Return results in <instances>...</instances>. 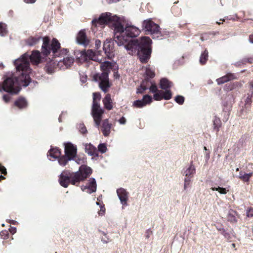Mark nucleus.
Listing matches in <instances>:
<instances>
[{
    "instance_id": "f257e3e1",
    "label": "nucleus",
    "mask_w": 253,
    "mask_h": 253,
    "mask_svg": "<svg viewBox=\"0 0 253 253\" xmlns=\"http://www.w3.org/2000/svg\"><path fill=\"white\" fill-rule=\"evenodd\" d=\"M95 26L108 24L114 30V40L118 46H123L128 53L133 55L137 54L142 63H146L150 57L151 53V40L144 37L140 40L133 39L140 34L137 27L125 25L126 20L123 16L112 15L111 13H102L98 18L92 20Z\"/></svg>"
},
{
    "instance_id": "f03ea898",
    "label": "nucleus",
    "mask_w": 253,
    "mask_h": 253,
    "mask_svg": "<svg viewBox=\"0 0 253 253\" xmlns=\"http://www.w3.org/2000/svg\"><path fill=\"white\" fill-rule=\"evenodd\" d=\"M41 41H42V53L43 55L47 56L51 51L52 52L54 57L62 56L66 54L67 49L63 48L60 50V44L56 39H53L51 43L49 42V39L48 37L42 38L40 37H30L26 40V43L29 46H33L38 43Z\"/></svg>"
},
{
    "instance_id": "7ed1b4c3",
    "label": "nucleus",
    "mask_w": 253,
    "mask_h": 253,
    "mask_svg": "<svg viewBox=\"0 0 253 253\" xmlns=\"http://www.w3.org/2000/svg\"><path fill=\"white\" fill-rule=\"evenodd\" d=\"M91 173L92 169L90 167L82 165L79 170L75 173L70 172L68 170L63 171L60 175L59 182L62 186L67 188L70 183L75 185L84 180Z\"/></svg>"
},
{
    "instance_id": "20e7f679",
    "label": "nucleus",
    "mask_w": 253,
    "mask_h": 253,
    "mask_svg": "<svg viewBox=\"0 0 253 253\" xmlns=\"http://www.w3.org/2000/svg\"><path fill=\"white\" fill-rule=\"evenodd\" d=\"M111 62L109 61L103 62L100 66L103 72L101 74L97 73L94 75L93 77V80L99 83L100 88L105 92L107 91V89L110 87L108 74L107 71L109 68H111Z\"/></svg>"
},
{
    "instance_id": "39448f33",
    "label": "nucleus",
    "mask_w": 253,
    "mask_h": 253,
    "mask_svg": "<svg viewBox=\"0 0 253 253\" xmlns=\"http://www.w3.org/2000/svg\"><path fill=\"white\" fill-rule=\"evenodd\" d=\"M100 99L99 93L94 92L93 93V104L92 107V115L95 124V126L99 127L102 119V115L103 110L100 108V105L97 101Z\"/></svg>"
},
{
    "instance_id": "423d86ee",
    "label": "nucleus",
    "mask_w": 253,
    "mask_h": 253,
    "mask_svg": "<svg viewBox=\"0 0 253 253\" xmlns=\"http://www.w3.org/2000/svg\"><path fill=\"white\" fill-rule=\"evenodd\" d=\"M142 28L144 30L148 31L152 35L158 34L159 33V26L153 22L151 19H148L143 21L142 23Z\"/></svg>"
},
{
    "instance_id": "0eeeda50",
    "label": "nucleus",
    "mask_w": 253,
    "mask_h": 253,
    "mask_svg": "<svg viewBox=\"0 0 253 253\" xmlns=\"http://www.w3.org/2000/svg\"><path fill=\"white\" fill-rule=\"evenodd\" d=\"M65 155L69 158V160L75 159L77 154V146L71 142H67L64 144Z\"/></svg>"
},
{
    "instance_id": "6e6552de",
    "label": "nucleus",
    "mask_w": 253,
    "mask_h": 253,
    "mask_svg": "<svg viewBox=\"0 0 253 253\" xmlns=\"http://www.w3.org/2000/svg\"><path fill=\"white\" fill-rule=\"evenodd\" d=\"M103 50L109 59L112 58L115 55V49L113 42L106 40L103 44Z\"/></svg>"
},
{
    "instance_id": "1a4fd4ad",
    "label": "nucleus",
    "mask_w": 253,
    "mask_h": 253,
    "mask_svg": "<svg viewBox=\"0 0 253 253\" xmlns=\"http://www.w3.org/2000/svg\"><path fill=\"white\" fill-rule=\"evenodd\" d=\"M58 62L57 66L61 69H66L71 67L74 62V58L72 57L67 56L62 60H56Z\"/></svg>"
},
{
    "instance_id": "9d476101",
    "label": "nucleus",
    "mask_w": 253,
    "mask_h": 253,
    "mask_svg": "<svg viewBox=\"0 0 253 253\" xmlns=\"http://www.w3.org/2000/svg\"><path fill=\"white\" fill-rule=\"evenodd\" d=\"M80 53L81 56L80 57L82 58L84 60H87L88 58L92 60H97L98 59L96 57V54H100L99 51L95 52L92 49H89L86 51L83 50L80 52Z\"/></svg>"
},
{
    "instance_id": "9b49d317",
    "label": "nucleus",
    "mask_w": 253,
    "mask_h": 253,
    "mask_svg": "<svg viewBox=\"0 0 253 253\" xmlns=\"http://www.w3.org/2000/svg\"><path fill=\"white\" fill-rule=\"evenodd\" d=\"M96 183L95 178H91L89 179L88 183L85 186H82L81 189L82 191H85L87 193L91 194L95 192L96 190Z\"/></svg>"
},
{
    "instance_id": "f8f14e48",
    "label": "nucleus",
    "mask_w": 253,
    "mask_h": 253,
    "mask_svg": "<svg viewBox=\"0 0 253 253\" xmlns=\"http://www.w3.org/2000/svg\"><path fill=\"white\" fill-rule=\"evenodd\" d=\"M76 40L79 44L84 46L87 45L89 42V40L87 38L84 30H81L79 32Z\"/></svg>"
},
{
    "instance_id": "ddd939ff",
    "label": "nucleus",
    "mask_w": 253,
    "mask_h": 253,
    "mask_svg": "<svg viewBox=\"0 0 253 253\" xmlns=\"http://www.w3.org/2000/svg\"><path fill=\"white\" fill-rule=\"evenodd\" d=\"M152 101V98L149 95H145L142 99L137 100L133 102V105L138 108L142 107L150 103Z\"/></svg>"
},
{
    "instance_id": "4468645a",
    "label": "nucleus",
    "mask_w": 253,
    "mask_h": 253,
    "mask_svg": "<svg viewBox=\"0 0 253 253\" xmlns=\"http://www.w3.org/2000/svg\"><path fill=\"white\" fill-rule=\"evenodd\" d=\"M118 196L121 204L124 206H127L128 200V193L124 188H120L117 190Z\"/></svg>"
},
{
    "instance_id": "2eb2a0df",
    "label": "nucleus",
    "mask_w": 253,
    "mask_h": 253,
    "mask_svg": "<svg viewBox=\"0 0 253 253\" xmlns=\"http://www.w3.org/2000/svg\"><path fill=\"white\" fill-rule=\"evenodd\" d=\"M245 106L246 108L250 107L253 101V81L249 83V92L245 99Z\"/></svg>"
},
{
    "instance_id": "dca6fc26",
    "label": "nucleus",
    "mask_w": 253,
    "mask_h": 253,
    "mask_svg": "<svg viewBox=\"0 0 253 253\" xmlns=\"http://www.w3.org/2000/svg\"><path fill=\"white\" fill-rule=\"evenodd\" d=\"M27 54L28 55V62H29L30 59L32 63L38 64L41 61V53L38 50L33 51L30 56L28 54ZM29 67L30 68V62H29Z\"/></svg>"
},
{
    "instance_id": "f3484780",
    "label": "nucleus",
    "mask_w": 253,
    "mask_h": 253,
    "mask_svg": "<svg viewBox=\"0 0 253 253\" xmlns=\"http://www.w3.org/2000/svg\"><path fill=\"white\" fill-rule=\"evenodd\" d=\"M196 173V169L195 166L191 163L189 166L186 167L183 171V174L186 176L185 178H189L191 179L193 177Z\"/></svg>"
},
{
    "instance_id": "a211bd4d",
    "label": "nucleus",
    "mask_w": 253,
    "mask_h": 253,
    "mask_svg": "<svg viewBox=\"0 0 253 253\" xmlns=\"http://www.w3.org/2000/svg\"><path fill=\"white\" fill-rule=\"evenodd\" d=\"M236 79L237 77L235 74L228 73L226 75L217 79L216 80V82L218 84H221L230 80Z\"/></svg>"
},
{
    "instance_id": "6ab92c4d",
    "label": "nucleus",
    "mask_w": 253,
    "mask_h": 253,
    "mask_svg": "<svg viewBox=\"0 0 253 253\" xmlns=\"http://www.w3.org/2000/svg\"><path fill=\"white\" fill-rule=\"evenodd\" d=\"M111 126L112 124L109 123L107 119L103 121L102 123V131L104 136L106 137L109 136L110 133Z\"/></svg>"
},
{
    "instance_id": "aec40b11",
    "label": "nucleus",
    "mask_w": 253,
    "mask_h": 253,
    "mask_svg": "<svg viewBox=\"0 0 253 253\" xmlns=\"http://www.w3.org/2000/svg\"><path fill=\"white\" fill-rule=\"evenodd\" d=\"M84 149L85 152L89 155L94 157L97 156L96 148L90 143L85 144L84 145Z\"/></svg>"
},
{
    "instance_id": "412c9836",
    "label": "nucleus",
    "mask_w": 253,
    "mask_h": 253,
    "mask_svg": "<svg viewBox=\"0 0 253 253\" xmlns=\"http://www.w3.org/2000/svg\"><path fill=\"white\" fill-rule=\"evenodd\" d=\"M103 103L104 107L108 110H110L113 108V101L111 98V95L107 94L103 99Z\"/></svg>"
},
{
    "instance_id": "4be33fe9",
    "label": "nucleus",
    "mask_w": 253,
    "mask_h": 253,
    "mask_svg": "<svg viewBox=\"0 0 253 253\" xmlns=\"http://www.w3.org/2000/svg\"><path fill=\"white\" fill-rule=\"evenodd\" d=\"M160 87L162 89L167 90L172 85V83L166 78L162 79L160 81Z\"/></svg>"
},
{
    "instance_id": "5701e85b",
    "label": "nucleus",
    "mask_w": 253,
    "mask_h": 253,
    "mask_svg": "<svg viewBox=\"0 0 253 253\" xmlns=\"http://www.w3.org/2000/svg\"><path fill=\"white\" fill-rule=\"evenodd\" d=\"M60 156V152L57 148L51 149L47 153V156H50L53 158L56 159Z\"/></svg>"
},
{
    "instance_id": "b1692460",
    "label": "nucleus",
    "mask_w": 253,
    "mask_h": 253,
    "mask_svg": "<svg viewBox=\"0 0 253 253\" xmlns=\"http://www.w3.org/2000/svg\"><path fill=\"white\" fill-rule=\"evenodd\" d=\"M253 175V172H250L249 173H246L243 171H240L239 172V175L238 176L239 178L242 179L244 182H248L249 181L250 177Z\"/></svg>"
},
{
    "instance_id": "393cba45",
    "label": "nucleus",
    "mask_w": 253,
    "mask_h": 253,
    "mask_svg": "<svg viewBox=\"0 0 253 253\" xmlns=\"http://www.w3.org/2000/svg\"><path fill=\"white\" fill-rule=\"evenodd\" d=\"M15 105L20 109L24 108L27 106V101L23 98H20L15 102Z\"/></svg>"
},
{
    "instance_id": "a878e982",
    "label": "nucleus",
    "mask_w": 253,
    "mask_h": 253,
    "mask_svg": "<svg viewBox=\"0 0 253 253\" xmlns=\"http://www.w3.org/2000/svg\"><path fill=\"white\" fill-rule=\"evenodd\" d=\"M237 213L235 211L233 210L230 211L228 214V220L231 222H236L237 221Z\"/></svg>"
},
{
    "instance_id": "bb28decb",
    "label": "nucleus",
    "mask_w": 253,
    "mask_h": 253,
    "mask_svg": "<svg viewBox=\"0 0 253 253\" xmlns=\"http://www.w3.org/2000/svg\"><path fill=\"white\" fill-rule=\"evenodd\" d=\"M211 189L213 191H217L220 194L225 195L229 191L228 189H226L225 188L221 187L220 186H212Z\"/></svg>"
},
{
    "instance_id": "cd10ccee",
    "label": "nucleus",
    "mask_w": 253,
    "mask_h": 253,
    "mask_svg": "<svg viewBox=\"0 0 253 253\" xmlns=\"http://www.w3.org/2000/svg\"><path fill=\"white\" fill-rule=\"evenodd\" d=\"M145 74L147 77L153 78L155 75V70L153 67H150V66H147L145 69Z\"/></svg>"
},
{
    "instance_id": "c85d7f7f",
    "label": "nucleus",
    "mask_w": 253,
    "mask_h": 253,
    "mask_svg": "<svg viewBox=\"0 0 253 253\" xmlns=\"http://www.w3.org/2000/svg\"><path fill=\"white\" fill-rule=\"evenodd\" d=\"M208 52L205 50L201 55L200 62L201 64H205L208 59Z\"/></svg>"
},
{
    "instance_id": "c756f323",
    "label": "nucleus",
    "mask_w": 253,
    "mask_h": 253,
    "mask_svg": "<svg viewBox=\"0 0 253 253\" xmlns=\"http://www.w3.org/2000/svg\"><path fill=\"white\" fill-rule=\"evenodd\" d=\"M221 122L219 118L215 117L213 121V129L216 131L219 130V128L220 127Z\"/></svg>"
},
{
    "instance_id": "7c9ffc66",
    "label": "nucleus",
    "mask_w": 253,
    "mask_h": 253,
    "mask_svg": "<svg viewBox=\"0 0 253 253\" xmlns=\"http://www.w3.org/2000/svg\"><path fill=\"white\" fill-rule=\"evenodd\" d=\"M7 33V25L5 24L0 23V36H4Z\"/></svg>"
},
{
    "instance_id": "2f4dec72",
    "label": "nucleus",
    "mask_w": 253,
    "mask_h": 253,
    "mask_svg": "<svg viewBox=\"0 0 253 253\" xmlns=\"http://www.w3.org/2000/svg\"><path fill=\"white\" fill-rule=\"evenodd\" d=\"M69 161H71V160H69V158L65 155L59 158L58 163L60 165L65 166Z\"/></svg>"
},
{
    "instance_id": "473e14b6",
    "label": "nucleus",
    "mask_w": 253,
    "mask_h": 253,
    "mask_svg": "<svg viewBox=\"0 0 253 253\" xmlns=\"http://www.w3.org/2000/svg\"><path fill=\"white\" fill-rule=\"evenodd\" d=\"M163 96L164 99L166 100H169L171 98L172 94L171 91L168 89L165 91H163Z\"/></svg>"
},
{
    "instance_id": "72a5a7b5",
    "label": "nucleus",
    "mask_w": 253,
    "mask_h": 253,
    "mask_svg": "<svg viewBox=\"0 0 253 253\" xmlns=\"http://www.w3.org/2000/svg\"><path fill=\"white\" fill-rule=\"evenodd\" d=\"M78 128L80 131V132L83 134H85L87 132V130L86 129V128L85 127V126L83 124H80L78 126Z\"/></svg>"
},
{
    "instance_id": "f704fd0d",
    "label": "nucleus",
    "mask_w": 253,
    "mask_h": 253,
    "mask_svg": "<svg viewBox=\"0 0 253 253\" xmlns=\"http://www.w3.org/2000/svg\"><path fill=\"white\" fill-rule=\"evenodd\" d=\"M163 91L159 90L158 92L154 94V98L155 100H161L164 99L163 96Z\"/></svg>"
},
{
    "instance_id": "c9c22d12",
    "label": "nucleus",
    "mask_w": 253,
    "mask_h": 253,
    "mask_svg": "<svg viewBox=\"0 0 253 253\" xmlns=\"http://www.w3.org/2000/svg\"><path fill=\"white\" fill-rule=\"evenodd\" d=\"M175 102L180 105L183 104L184 102V97L181 95H177L174 99Z\"/></svg>"
},
{
    "instance_id": "e433bc0d",
    "label": "nucleus",
    "mask_w": 253,
    "mask_h": 253,
    "mask_svg": "<svg viewBox=\"0 0 253 253\" xmlns=\"http://www.w3.org/2000/svg\"><path fill=\"white\" fill-rule=\"evenodd\" d=\"M98 149L101 153H104L107 150L106 145L104 143L100 144L98 146Z\"/></svg>"
},
{
    "instance_id": "4c0bfd02",
    "label": "nucleus",
    "mask_w": 253,
    "mask_h": 253,
    "mask_svg": "<svg viewBox=\"0 0 253 253\" xmlns=\"http://www.w3.org/2000/svg\"><path fill=\"white\" fill-rule=\"evenodd\" d=\"M6 169L3 166H2L0 164V179H4V176H3L1 174H6Z\"/></svg>"
},
{
    "instance_id": "58836bf2",
    "label": "nucleus",
    "mask_w": 253,
    "mask_h": 253,
    "mask_svg": "<svg viewBox=\"0 0 253 253\" xmlns=\"http://www.w3.org/2000/svg\"><path fill=\"white\" fill-rule=\"evenodd\" d=\"M147 87L144 85V82L141 84L140 88L137 89V93H142L145 90L147 89Z\"/></svg>"
},
{
    "instance_id": "ea45409f",
    "label": "nucleus",
    "mask_w": 253,
    "mask_h": 253,
    "mask_svg": "<svg viewBox=\"0 0 253 253\" xmlns=\"http://www.w3.org/2000/svg\"><path fill=\"white\" fill-rule=\"evenodd\" d=\"M191 179H189V178H184V189L185 190L189 187L190 185V183Z\"/></svg>"
},
{
    "instance_id": "a19ab883",
    "label": "nucleus",
    "mask_w": 253,
    "mask_h": 253,
    "mask_svg": "<svg viewBox=\"0 0 253 253\" xmlns=\"http://www.w3.org/2000/svg\"><path fill=\"white\" fill-rule=\"evenodd\" d=\"M149 90L151 92L155 93H157L159 91L158 90L157 86L155 84H152L151 85V86L149 88Z\"/></svg>"
},
{
    "instance_id": "79ce46f5",
    "label": "nucleus",
    "mask_w": 253,
    "mask_h": 253,
    "mask_svg": "<svg viewBox=\"0 0 253 253\" xmlns=\"http://www.w3.org/2000/svg\"><path fill=\"white\" fill-rule=\"evenodd\" d=\"M72 160L75 161V162L77 164H79V165L82 164L84 163V160L82 158H78L77 155L76 156L75 159H72Z\"/></svg>"
},
{
    "instance_id": "37998d69",
    "label": "nucleus",
    "mask_w": 253,
    "mask_h": 253,
    "mask_svg": "<svg viewBox=\"0 0 253 253\" xmlns=\"http://www.w3.org/2000/svg\"><path fill=\"white\" fill-rule=\"evenodd\" d=\"M0 235L1 236L2 238L5 239L7 238L8 236V232L6 230L2 231L0 233Z\"/></svg>"
},
{
    "instance_id": "c03bdc74",
    "label": "nucleus",
    "mask_w": 253,
    "mask_h": 253,
    "mask_svg": "<svg viewBox=\"0 0 253 253\" xmlns=\"http://www.w3.org/2000/svg\"><path fill=\"white\" fill-rule=\"evenodd\" d=\"M246 214L248 217H253V209H249L247 210L246 212Z\"/></svg>"
},
{
    "instance_id": "a18cd8bd",
    "label": "nucleus",
    "mask_w": 253,
    "mask_h": 253,
    "mask_svg": "<svg viewBox=\"0 0 253 253\" xmlns=\"http://www.w3.org/2000/svg\"><path fill=\"white\" fill-rule=\"evenodd\" d=\"M3 99L6 103H7L10 100V96L8 95H4L3 96Z\"/></svg>"
},
{
    "instance_id": "49530a36",
    "label": "nucleus",
    "mask_w": 253,
    "mask_h": 253,
    "mask_svg": "<svg viewBox=\"0 0 253 253\" xmlns=\"http://www.w3.org/2000/svg\"><path fill=\"white\" fill-rule=\"evenodd\" d=\"M221 233L225 237V238L228 239L229 237V234L225 231L224 229H222V232Z\"/></svg>"
},
{
    "instance_id": "de8ad7c7",
    "label": "nucleus",
    "mask_w": 253,
    "mask_h": 253,
    "mask_svg": "<svg viewBox=\"0 0 253 253\" xmlns=\"http://www.w3.org/2000/svg\"><path fill=\"white\" fill-rule=\"evenodd\" d=\"M119 122L120 123V124L124 125L126 124V120L124 117H122L119 120Z\"/></svg>"
},
{
    "instance_id": "09e8293b",
    "label": "nucleus",
    "mask_w": 253,
    "mask_h": 253,
    "mask_svg": "<svg viewBox=\"0 0 253 253\" xmlns=\"http://www.w3.org/2000/svg\"><path fill=\"white\" fill-rule=\"evenodd\" d=\"M101 42L99 40H96L95 42V48L97 49L101 46Z\"/></svg>"
},
{
    "instance_id": "8fccbe9b",
    "label": "nucleus",
    "mask_w": 253,
    "mask_h": 253,
    "mask_svg": "<svg viewBox=\"0 0 253 253\" xmlns=\"http://www.w3.org/2000/svg\"><path fill=\"white\" fill-rule=\"evenodd\" d=\"M9 230L10 233H11L13 234L15 233L16 232V228L14 227H11Z\"/></svg>"
},
{
    "instance_id": "3c124183",
    "label": "nucleus",
    "mask_w": 253,
    "mask_h": 253,
    "mask_svg": "<svg viewBox=\"0 0 253 253\" xmlns=\"http://www.w3.org/2000/svg\"><path fill=\"white\" fill-rule=\"evenodd\" d=\"M27 3H33L36 2V0H24Z\"/></svg>"
},
{
    "instance_id": "603ef678",
    "label": "nucleus",
    "mask_w": 253,
    "mask_h": 253,
    "mask_svg": "<svg viewBox=\"0 0 253 253\" xmlns=\"http://www.w3.org/2000/svg\"><path fill=\"white\" fill-rule=\"evenodd\" d=\"M81 81L83 83H84L86 82V77H83L82 78H81Z\"/></svg>"
},
{
    "instance_id": "864d4df0",
    "label": "nucleus",
    "mask_w": 253,
    "mask_h": 253,
    "mask_svg": "<svg viewBox=\"0 0 253 253\" xmlns=\"http://www.w3.org/2000/svg\"><path fill=\"white\" fill-rule=\"evenodd\" d=\"M104 211H105V208L103 207H101V210H100V211L99 212V214H103L104 212Z\"/></svg>"
},
{
    "instance_id": "5fc2aeb1",
    "label": "nucleus",
    "mask_w": 253,
    "mask_h": 253,
    "mask_svg": "<svg viewBox=\"0 0 253 253\" xmlns=\"http://www.w3.org/2000/svg\"><path fill=\"white\" fill-rule=\"evenodd\" d=\"M249 41L251 43H253V35H251L250 36Z\"/></svg>"
},
{
    "instance_id": "6e6d98bb",
    "label": "nucleus",
    "mask_w": 253,
    "mask_h": 253,
    "mask_svg": "<svg viewBox=\"0 0 253 253\" xmlns=\"http://www.w3.org/2000/svg\"><path fill=\"white\" fill-rule=\"evenodd\" d=\"M119 0H107V1L108 3H110L112 2H116L118 1Z\"/></svg>"
},
{
    "instance_id": "4d7b16f0",
    "label": "nucleus",
    "mask_w": 253,
    "mask_h": 253,
    "mask_svg": "<svg viewBox=\"0 0 253 253\" xmlns=\"http://www.w3.org/2000/svg\"><path fill=\"white\" fill-rule=\"evenodd\" d=\"M101 241L104 243H107L109 242L108 239H106L105 238H102Z\"/></svg>"
},
{
    "instance_id": "13d9d810",
    "label": "nucleus",
    "mask_w": 253,
    "mask_h": 253,
    "mask_svg": "<svg viewBox=\"0 0 253 253\" xmlns=\"http://www.w3.org/2000/svg\"><path fill=\"white\" fill-rule=\"evenodd\" d=\"M210 158V152H207L206 154V159L208 160Z\"/></svg>"
},
{
    "instance_id": "bf43d9fd",
    "label": "nucleus",
    "mask_w": 253,
    "mask_h": 253,
    "mask_svg": "<svg viewBox=\"0 0 253 253\" xmlns=\"http://www.w3.org/2000/svg\"><path fill=\"white\" fill-rule=\"evenodd\" d=\"M9 222H10V223L13 224H16V223L17 222V221H15V220H9Z\"/></svg>"
},
{
    "instance_id": "052dcab7",
    "label": "nucleus",
    "mask_w": 253,
    "mask_h": 253,
    "mask_svg": "<svg viewBox=\"0 0 253 253\" xmlns=\"http://www.w3.org/2000/svg\"><path fill=\"white\" fill-rule=\"evenodd\" d=\"M4 66L3 64L2 63H0V68L3 69L4 68Z\"/></svg>"
},
{
    "instance_id": "680f3d73",
    "label": "nucleus",
    "mask_w": 253,
    "mask_h": 253,
    "mask_svg": "<svg viewBox=\"0 0 253 253\" xmlns=\"http://www.w3.org/2000/svg\"><path fill=\"white\" fill-rule=\"evenodd\" d=\"M217 229H218L219 231H221V232H222V229H220V228H219V229H218V228Z\"/></svg>"
},
{
    "instance_id": "e2e57ef3",
    "label": "nucleus",
    "mask_w": 253,
    "mask_h": 253,
    "mask_svg": "<svg viewBox=\"0 0 253 253\" xmlns=\"http://www.w3.org/2000/svg\"><path fill=\"white\" fill-rule=\"evenodd\" d=\"M61 116H60L59 117V118H58V120H59V122H61Z\"/></svg>"
},
{
    "instance_id": "0e129e2a",
    "label": "nucleus",
    "mask_w": 253,
    "mask_h": 253,
    "mask_svg": "<svg viewBox=\"0 0 253 253\" xmlns=\"http://www.w3.org/2000/svg\"><path fill=\"white\" fill-rule=\"evenodd\" d=\"M146 237L147 238H148L149 237V234L148 233L146 235Z\"/></svg>"
},
{
    "instance_id": "69168bd1",
    "label": "nucleus",
    "mask_w": 253,
    "mask_h": 253,
    "mask_svg": "<svg viewBox=\"0 0 253 253\" xmlns=\"http://www.w3.org/2000/svg\"><path fill=\"white\" fill-rule=\"evenodd\" d=\"M232 246L234 248L235 247V244L233 243V244H232Z\"/></svg>"
},
{
    "instance_id": "338daca9",
    "label": "nucleus",
    "mask_w": 253,
    "mask_h": 253,
    "mask_svg": "<svg viewBox=\"0 0 253 253\" xmlns=\"http://www.w3.org/2000/svg\"><path fill=\"white\" fill-rule=\"evenodd\" d=\"M48 73L51 74V73H52V72L51 71H49V70L48 69Z\"/></svg>"
},
{
    "instance_id": "774afa93",
    "label": "nucleus",
    "mask_w": 253,
    "mask_h": 253,
    "mask_svg": "<svg viewBox=\"0 0 253 253\" xmlns=\"http://www.w3.org/2000/svg\"><path fill=\"white\" fill-rule=\"evenodd\" d=\"M204 150H206V151L207 150V148H206V147H204Z\"/></svg>"
}]
</instances>
